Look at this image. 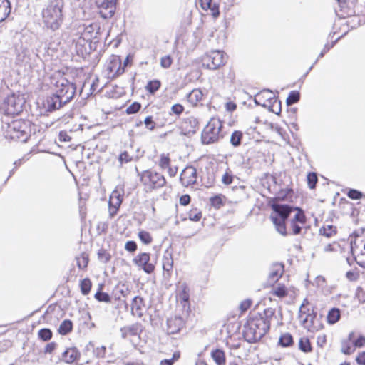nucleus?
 Wrapping results in <instances>:
<instances>
[{
  "mask_svg": "<svg viewBox=\"0 0 365 365\" xmlns=\"http://www.w3.org/2000/svg\"><path fill=\"white\" fill-rule=\"evenodd\" d=\"M185 110L184 106L180 103H175L171 107V112L177 115H181Z\"/></svg>",
  "mask_w": 365,
  "mask_h": 365,
  "instance_id": "obj_60",
  "label": "nucleus"
},
{
  "mask_svg": "<svg viewBox=\"0 0 365 365\" xmlns=\"http://www.w3.org/2000/svg\"><path fill=\"white\" fill-rule=\"evenodd\" d=\"M227 55L220 50H212L202 57V66L210 70H216L224 66L227 61Z\"/></svg>",
  "mask_w": 365,
  "mask_h": 365,
  "instance_id": "obj_14",
  "label": "nucleus"
},
{
  "mask_svg": "<svg viewBox=\"0 0 365 365\" xmlns=\"http://www.w3.org/2000/svg\"><path fill=\"white\" fill-rule=\"evenodd\" d=\"M171 158L169 153H161L158 160V165L160 169L166 170L170 177H175L178 171L177 166L171 165Z\"/></svg>",
  "mask_w": 365,
  "mask_h": 365,
  "instance_id": "obj_20",
  "label": "nucleus"
},
{
  "mask_svg": "<svg viewBox=\"0 0 365 365\" xmlns=\"http://www.w3.org/2000/svg\"><path fill=\"white\" fill-rule=\"evenodd\" d=\"M222 164L220 163L210 162L205 167L207 181V183L209 185H212L215 181V173L218 170L220 167L222 168Z\"/></svg>",
  "mask_w": 365,
  "mask_h": 365,
  "instance_id": "obj_32",
  "label": "nucleus"
},
{
  "mask_svg": "<svg viewBox=\"0 0 365 365\" xmlns=\"http://www.w3.org/2000/svg\"><path fill=\"white\" fill-rule=\"evenodd\" d=\"M336 227L331 225H324L319 230V233L322 235L325 236L327 237H331L332 236H334L336 234Z\"/></svg>",
  "mask_w": 365,
  "mask_h": 365,
  "instance_id": "obj_49",
  "label": "nucleus"
},
{
  "mask_svg": "<svg viewBox=\"0 0 365 365\" xmlns=\"http://www.w3.org/2000/svg\"><path fill=\"white\" fill-rule=\"evenodd\" d=\"M81 353L75 347L68 348L62 354V359L66 364H72L80 359Z\"/></svg>",
  "mask_w": 365,
  "mask_h": 365,
  "instance_id": "obj_31",
  "label": "nucleus"
},
{
  "mask_svg": "<svg viewBox=\"0 0 365 365\" xmlns=\"http://www.w3.org/2000/svg\"><path fill=\"white\" fill-rule=\"evenodd\" d=\"M50 83L55 92L50 100H48V103L52 108H60L74 97L76 87L75 83L69 80L68 73L61 71H55L51 76Z\"/></svg>",
  "mask_w": 365,
  "mask_h": 365,
  "instance_id": "obj_2",
  "label": "nucleus"
},
{
  "mask_svg": "<svg viewBox=\"0 0 365 365\" xmlns=\"http://www.w3.org/2000/svg\"><path fill=\"white\" fill-rule=\"evenodd\" d=\"M139 180L146 192H152L163 187L167 180L165 176L152 169L143 170L138 174Z\"/></svg>",
  "mask_w": 365,
  "mask_h": 365,
  "instance_id": "obj_9",
  "label": "nucleus"
},
{
  "mask_svg": "<svg viewBox=\"0 0 365 365\" xmlns=\"http://www.w3.org/2000/svg\"><path fill=\"white\" fill-rule=\"evenodd\" d=\"M100 30V24L98 22H93L88 25L80 24L77 26L73 42L78 55L85 56L90 53L91 43L93 41H98Z\"/></svg>",
  "mask_w": 365,
  "mask_h": 365,
  "instance_id": "obj_3",
  "label": "nucleus"
},
{
  "mask_svg": "<svg viewBox=\"0 0 365 365\" xmlns=\"http://www.w3.org/2000/svg\"><path fill=\"white\" fill-rule=\"evenodd\" d=\"M284 273V264L277 262L272 264L267 279V284L279 282Z\"/></svg>",
  "mask_w": 365,
  "mask_h": 365,
  "instance_id": "obj_24",
  "label": "nucleus"
},
{
  "mask_svg": "<svg viewBox=\"0 0 365 365\" xmlns=\"http://www.w3.org/2000/svg\"><path fill=\"white\" fill-rule=\"evenodd\" d=\"M271 208L270 220L274 225L277 230L282 235H287L286 221L293 210L289 205H282L276 201H269Z\"/></svg>",
  "mask_w": 365,
  "mask_h": 365,
  "instance_id": "obj_7",
  "label": "nucleus"
},
{
  "mask_svg": "<svg viewBox=\"0 0 365 365\" xmlns=\"http://www.w3.org/2000/svg\"><path fill=\"white\" fill-rule=\"evenodd\" d=\"M22 110V99L15 93L7 96L0 105V113L5 116L14 117L19 115Z\"/></svg>",
  "mask_w": 365,
  "mask_h": 365,
  "instance_id": "obj_13",
  "label": "nucleus"
},
{
  "mask_svg": "<svg viewBox=\"0 0 365 365\" xmlns=\"http://www.w3.org/2000/svg\"><path fill=\"white\" fill-rule=\"evenodd\" d=\"M279 344L283 347H289L293 345L294 339L290 333L282 334L279 339Z\"/></svg>",
  "mask_w": 365,
  "mask_h": 365,
  "instance_id": "obj_45",
  "label": "nucleus"
},
{
  "mask_svg": "<svg viewBox=\"0 0 365 365\" xmlns=\"http://www.w3.org/2000/svg\"><path fill=\"white\" fill-rule=\"evenodd\" d=\"M266 287L270 288L269 294L274 299L282 300L295 293L294 287L279 282L267 284Z\"/></svg>",
  "mask_w": 365,
  "mask_h": 365,
  "instance_id": "obj_15",
  "label": "nucleus"
},
{
  "mask_svg": "<svg viewBox=\"0 0 365 365\" xmlns=\"http://www.w3.org/2000/svg\"><path fill=\"white\" fill-rule=\"evenodd\" d=\"M163 271L168 277H170L174 266L173 256L171 252L165 251L162 258Z\"/></svg>",
  "mask_w": 365,
  "mask_h": 365,
  "instance_id": "obj_29",
  "label": "nucleus"
},
{
  "mask_svg": "<svg viewBox=\"0 0 365 365\" xmlns=\"http://www.w3.org/2000/svg\"><path fill=\"white\" fill-rule=\"evenodd\" d=\"M355 361L358 365H365V351L358 352Z\"/></svg>",
  "mask_w": 365,
  "mask_h": 365,
  "instance_id": "obj_64",
  "label": "nucleus"
},
{
  "mask_svg": "<svg viewBox=\"0 0 365 365\" xmlns=\"http://www.w3.org/2000/svg\"><path fill=\"white\" fill-rule=\"evenodd\" d=\"M106 71L108 77L115 78L125 72V66L122 64L120 56L111 55L107 61Z\"/></svg>",
  "mask_w": 365,
  "mask_h": 365,
  "instance_id": "obj_16",
  "label": "nucleus"
},
{
  "mask_svg": "<svg viewBox=\"0 0 365 365\" xmlns=\"http://www.w3.org/2000/svg\"><path fill=\"white\" fill-rule=\"evenodd\" d=\"M226 168L225 169V173L222 176V182L225 185H231L235 179V175L230 168L227 165V163H225Z\"/></svg>",
  "mask_w": 365,
  "mask_h": 365,
  "instance_id": "obj_41",
  "label": "nucleus"
},
{
  "mask_svg": "<svg viewBox=\"0 0 365 365\" xmlns=\"http://www.w3.org/2000/svg\"><path fill=\"white\" fill-rule=\"evenodd\" d=\"M300 98V93L297 91H292L287 98L286 102L287 105H292L297 103Z\"/></svg>",
  "mask_w": 365,
  "mask_h": 365,
  "instance_id": "obj_54",
  "label": "nucleus"
},
{
  "mask_svg": "<svg viewBox=\"0 0 365 365\" xmlns=\"http://www.w3.org/2000/svg\"><path fill=\"white\" fill-rule=\"evenodd\" d=\"M138 236L140 241L145 245H149L153 242V237L150 233L145 230H140Z\"/></svg>",
  "mask_w": 365,
  "mask_h": 365,
  "instance_id": "obj_53",
  "label": "nucleus"
},
{
  "mask_svg": "<svg viewBox=\"0 0 365 365\" xmlns=\"http://www.w3.org/2000/svg\"><path fill=\"white\" fill-rule=\"evenodd\" d=\"M123 200V195L118 190H114L109 197L108 212L110 217L115 216Z\"/></svg>",
  "mask_w": 365,
  "mask_h": 365,
  "instance_id": "obj_21",
  "label": "nucleus"
},
{
  "mask_svg": "<svg viewBox=\"0 0 365 365\" xmlns=\"http://www.w3.org/2000/svg\"><path fill=\"white\" fill-rule=\"evenodd\" d=\"M73 330V323L70 319L63 320L58 329L61 335H66Z\"/></svg>",
  "mask_w": 365,
  "mask_h": 365,
  "instance_id": "obj_44",
  "label": "nucleus"
},
{
  "mask_svg": "<svg viewBox=\"0 0 365 365\" xmlns=\"http://www.w3.org/2000/svg\"><path fill=\"white\" fill-rule=\"evenodd\" d=\"M308 186L310 189H314L318 182V178L316 173H309L307 176Z\"/></svg>",
  "mask_w": 365,
  "mask_h": 365,
  "instance_id": "obj_56",
  "label": "nucleus"
},
{
  "mask_svg": "<svg viewBox=\"0 0 365 365\" xmlns=\"http://www.w3.org/2000/svg\"><path fill=\"white\" fill-rule=\"evenodd\" d=\"M225 135L224 121L219 118L212 117L202 130L201 140L205 145L212 144L224 138Z\"/></svg>",
  "mask_w": 365,
  "mask_h": 365,
  "instance_id": "obj_8",
  "label": "nucleus"
},
{
  "mask_svg": "<svg viewBox=\"0 0 365 365\" xmlns=\"http://www.w3.org/2000/svg\"><path fill=\"white\" fill-rule=\"evenodd\" d=\"M33 124L25 119H16L8 123L4 128L6 139L25 143L31 136Z\"/></svg>",
  "mask_w": 365,
  "mask_h": 365,
  "instance_id": "obj_6",
  "label": "nucleus"
},
{
  "mask_svg": "<svg viewBox=\"0 0 365 365\" xmlns=\"http://www.w3.org/2000/svg\"><path fill=\"white\" fill-rule=\"evenodd\" d=\"M294 192L292 188H284L281 189L277 194V195L272 198L269 201H274L280 203L281 201H287L292 202L293 201Z\"/></svg>",
  "mask_w": 365,
  "mask_h": 365,
  "instance_id": "obj_28",
  "label": "nucleus"
},
{
  "mask_svg": "<svg viewBox=\"0 0 365 365\" xmlns=\"http://www.w3.org/2000/svg\"><path fill=\"white\" fill-rule=\"evenodd\" d=\"M298 346L299 349L305 354L311 353L313 351L312 341L307 336H304L299 338L298 341Z\"/></svg>",
  "mask_w": 365,
  "mask_h": 365,
  "instance_id": "obj_36",
  "label": "nucleus"
},
{
  "mask_svg": "<svg viewBox=\"0 0 365 365\" xmlns=\"http://www.w3.org/2000/svg\"><path fill=\"white\" fill-rule=\"evenodd\" d=\"M255 101L277 115L281 113V102L269 90H262L257 93L255 97Z\"/></svg>",
  "mask_w": 365,
  "mask_h": 365,
  "instance_id": "obj_11",
  "label": "nucleus"
},
{
  "mask_svg": "<svg viewBox=\"0 0 365 365\" xmlns=\"http://www.w3.org/2000/svg\"><path fill=\"white\" fill-rule=\"evenodd\" d=\"M190 220L193 222H199L202 217V212L196 207H192L187 212Z\"/></svg>",
  "mask_w": 365,
  "mask_h": 365,
  "instance_id": "obj_48",
  "label": "nucleus"
},
{
  "mask_svg": "<svg viewBox=\"0 0 365 365\" xmlns=\"http://www.w3.org/2000/svg\"><path fill=\"white\" fill-rule=\"evenodd\" d=\"M341 312L337 307L331 308L327 314L326 320L328 324L333 325L337 323L341 319Z\"/></svg>",
  "mask_w": 365,
  "mask_h": 365,
  "instance_id": "obj_35",
  "label": "nucleus"
},
{
  "mask_svg": "<svg viewBox=\"0 0 365 365\" xmlns=\"http://www.w3.org/2000/svg\"><path fill=\"white\" fill-rule=\"evenodd\" d=\"M144 123L145 125L146 128L150 130H154L156 125L155 123L153 120L152 116L146 117L144 120Z\"/></svg>",
  "mask_w": 365,
  "mask_h": 365,
  "instance_id": "obj_63",
  "label": "nucleus"
},
{
  "mask_svg": "<svg viewBox=\"0 0 365 365\" xmlns=\"http://www.w3.org/2000/svg\"><path fill=\"white\" fill-rule=\"evenodd\" d=\"M64 0H51L42 10V21L46 29L55 31L61 28L64 19Z\"/></svg>",
  "mask_w": 365,
  "mask_h": 365,
  "instance_id": "obj_4",
  "label": "nucleus"
},
{
  "mask_svg": "<svg viewBox=\"0 0 365 365\" xmlns=\"http://www.w3.org/2000/svg\"><path fill=\"white\" fill-rule=\"evenodd\" d=\"M185 322L180 317H172L167 321V332L168 334H175L178 333L184 327Z\"/></svg>",
  "mask_w": 365,
  "mask_h": 365,
  "instance_id": "obj_23",
  "label": "nucleus"
},
{
  "mask_svg": "<svg viewBox=\"0 0 365 365\" xmlns=\"http://www.w3.org/2000/svg\"><path fill=\"white\" fill-rule=\"evenodd\" d=\"M76 261L80 270L86 271L90 261L89 255L85 252H82L80 255L76 257Z\"/></svg>",
  "mask_w": 365,
  "mask_h": 365,
  "instance_id": "obj_38",
  "label": "nucleus"
},
{
  "mask_svg": "<svg viewBox=\"0 0 365 365\" xmlns=\"http://www.w3.org/2000/svg\"><path fill=\"white\" fill-rule=\"evenodd\" d=\"M351 250L356 262L365 268V229H358L350 235Z\"/></svg>",
  "mask_w": 365,
  "mask_h": 365,
  "instance_id": "obj_10",
  "label": "nucleus"
},
{
  "mask_svg": "<svg viewBox=\"0 0 365 365\" xmlns=\"http://www.w3.org/2000/svg\"><path fill=\"white\" fill-rule=\"evenodd\" d=\"M141 331L142 325L140 323H135L120 329L121 336L123 339H130L133 336H139Z\"/></svg>",
  "mask_w": 365,
  "mask_h": 365,
  "instance_id": "obj_26",
  "label": "nucleus"
},
{
  "mask_svg": "<svg viewBox=\"0 0 365 365\" xmlns=\"http://www.w3.org/2000/svg\"><path fill=\"white\" fill-rule=\"evenodd\" d=\"M316 343L317 345L321 349L324 348L327 344V335L324 334L318 335L317 337Z\"/></svg>",
  "mask_w": 365,
  "mask_h": 365,
  "instance_id": "obj_62",
  "label": "nucleus"
},
{
  "mask_svg": "<svg viewBox=\"0 0 365 365\" xmlns=\"http://www.w3.org/2000/svg\"><path fill=\"white\" fill-rule=\"evenodd\" d=\"M200 7L205 11H210V14L217 18L220 14L219 6L212 0H197Z\"/></svg>",
  "mask_w": 365,
  "mask_h": 365,
  "instance_id": "obj_33",
  "label": "nucleus"
},
{
  "mask_svg": "<svg viewBox=\"0 0 365 365\" xmlns=\"http://www.w3.org/2000/svg\"><path fill=\"white\" fill-rule=\"evenodd\" d=\"M11 4L9 0H0V22L6 19L11 13Z\"/></svg>",
  "mask_w": 365,
  "mask_h": 365,
  "instance_id": "obj_37",
  "label": "nucleus"
},
{
  "mask_svg": "<svg viewBox=\"0 0 365 365\" xmlns=\"http://www.w3.org/2000/svg\"><path fill=\"white\" fill-rule=\"evenodd\" d=\"M346 278L351 282H355L359 279L360 274L358 270H351L346 273Z\"/></svg>",
  "mask_w": 365,
  "mask_h": 365,
  "instance_id": "obj_59",
  "label": "nucleus"
},
{
  "mask_svg": "<svg viewBox=\"0 0 365 365\" xmlns=\"http://www.w3.org/2000/svg\"><path fill=\"white\" fill-rule=\"evenodd\" d=\"M103 287V284L99 285L98 290L95 294L94 297L100 302L110 303L111 302V297L108 293L102 292Z\"/></svg>",
  "mask_w": 365,
  "mask_h": 365,
  "instance_id": "obj_43",
  "label": "nucleus"
},
{
  "mask_svg": "<svg viewBox=\"0 0 365 365\" xmlns=\"http://www.w3.org/2000/svg\"><path fill=\"white\" fill-rule=\"evenodd\" d=\"M162 82L159 79L149 80L145 86V91L149 96H155L156 93L160 89Z\"/></svg>",
  "mask_w": 365,
  "mask_h": 365,
  "instance_id": "obj_34",
  "label": "nucleus"
},
{
  "mask_svg": "<svg viewBox=\"0 0 365 365\" xmlns=\"http://www.w3.org/2000/svg\"><path fill=\"white\" fill-rule=\"evenodd\" d=\"M365 346V336L357 334L354 331H350L347 336L340 342V351L345 355L354 354L356 349Z\"/></svg>",
  "mask_w": 365,
  "mask_h": 365,
  "instance_id": "obj_12",
  "label": "nucleus"
},
{
  "mask_svg": "<svg viewBox=\"0 0 365 365\" xmlns=\"http://www.w3.org/2000/svg\"><path fill=\"white\" fill-rule=\"evenodd\" d=\"M298 319L301 325L309 332H317L324 329V324L314 307L310 304L308 299H304L299 307Z\"/></svg>",
  "mask_w": 365,
  "mask_h": 365,
  "instance_id": "obj_5",
  "label": "nucleus"
},
{
  "mask_svg": "<svg viewBox=\"0 0 365 365\" xmlns=\"http://www.w3.org/2000/svg\"><path fill=\"white\" fill-rule=\"evenodd\" d=\"M275 314L276 309L273 307H267L261 312L255 309L250 311L243 333L246 341L255 343L261 340L269 332Z\"/></svg>",
  "mask_w": 365,
  "mask_h": 365,
  "instance_id": "obj_1",
  "label": "nucleus"
},
{
  "mask_svg": "<svg viewBox=\"0 0 365 365\" xmlns=\"http://www.w3.org/2000/svg\"><path fill=\"white\" fill-rule=\"evenodd\" d=\"M38 337L39 339H41L43 341H48L51 340V338L53 337L52 331L48 328L41 329L38 331Z\"/></svg>",
  "mask_w": 365,
  "mask_h": 365,
  "instance_id": "obj_50",
  "label": "nucleus"
},
{
  "mask_svg": "<svg viewBox=\"0 0 365 365\" xmlns=\"http://www.w3.org/2000/svg\"><path fill=\"white\" fill-rule=\"evenodd\" d=\"M133 263L145 273L151 274L155 269V264L150 262V254L140 252L133 258Z\"/></svg>",
  "mask_w": 365,
  "mask_h": 365,
  "instance_id": "obj_17",
  "label": "nucleus"
},
{
  "mask_svg": "<svg viewBox=\"0 0 365 365\" xmlns=\"http://www.w3.org/2000/svg\"><path fill=\"white\" fill-rule=\"evenodd\" d=\"M204 96L205 95L201 89L195 88L187 96V100L192 106L195 107L202 105Z\"/></svg>",
  "mask_w": 365,
  "mask_h": 365,
  "instance_id": "obj_30",
  "label": "nucleus"
},
{
  "mask_svg": "<svg viewBox=\"0 0 365 365\" xmlns=\"http://www.w3.org/2000/svg\"><path fill=\"white\" fill-rule=\"evenodd\" d=\"M141 107H142L141 104L139 102L135 101L132 104H130L129 106L127 107V108L125 110V113L128 115L135 114L138 112H139Z\"/></svg>",
  "mask_w": 365,
  "mask_h": 365,
  "instance_id": "obj_57",
  "label": "nucleus"
},
{
  "mask_svg": "<svg viewBox=\"0 0 365 365\" xmlns=\"http://www.w3.org/2000/svg\"><path fill=\"white\" fill-rule=\"evenodd\" d=\"M99 13L103 19L111 18L115 11L116 0H96Z\"/></svg>",
  "mask_w": 365,
  "mask_h": 365,
  "instance_id": "obj_18",
  "label": "nucleus"
},
{
  "mask_svg": "<svg viewBox=\"0 0 365 365\" xmlns=\"http://www.w3.org/2000/svg\"><path fill=\"white\" fill-rule=\"evenodd\" d=\"M197 179V170L193 166H187L180 173V180L185 187L193 185L196 183Z\"/></svg>",
  "mask_w": 365,
  "mask_h": 365,
  "instance_id": "obj_19",
  "label": "nucleus"
},
{
  "mask_svg": "<svg viewBox=\"0 0 365 365\" xmlns=\"http://www.w3.org/2000/svg\"><path fill=\"white\" fill-rule=\"evenodd\" d=\"M145 311V302L140 296L135 297L131 302V313L133 316L142 317Z\"/></svg>",
  "mask_w": 365,
  "mask_h": 365,
  "instance_id": "obj_25",
  "label": "nucleus"
},
{
  "mask_svg": "<svg viewBox=\"0 0 365 365\" xmlns=\"http://www.w3.org/2000/svg\"><path fill=\"white\" fill-rule=\"evenodd\" d=\"M347 196L352 200H360L363 197V193L354 189H351L347 193Z\"/></svg>",
  "mask_w": 365,
  "mask_h": 365,
  "instance_id": "obj_58",
  "label": "nucleus"
},
{
  "mask_svg": "<svg viewBox=\"0 0 365 365\" xmlns=\"http://www.w3.org/2000/svg\"><path fill=\"white\" fill-rule=\"evenodd\" d=\"M224 198L225 197L221 194L211 197L210 198V205L216 210L220 209L225 205Z\"/></svg>",
  "mask_w": 365,
  "mask_h": 365,
  "instance_id": "obj_47",
  "label": "nucleus"
},
{
  "mask_svg": "<svg viewBox=\"0 0 365 365\" xmlns=\"http://www.w3.org/2000/svg\"><path fill=\"white\" fill-rule=\"evenodd\" d=\"M211 356L217 365H225L226 356L223 350L220 349H213L211 351Z\"/></svg>",
  "mask_w": 365,
  "mask_h": 365,
  "instance_id": "obj_39",
  "label": "nucleus"
},
{
  "mask_svg": "<svg viewBox=\"0 0 365 365\" xmlns=\"http://www.w3.org/2000/svg\"><path fill=\"white\" fill-rule=\"evenodd\" d=\"M173 63V58L170 55L162 56L160 59V65L163 68L168 69L170 68Z\"/></svg>",
  "mask_w": 365,
  "mask_h": 365,
  "instance_id": "obj_55",
  "label": "nucleus"
},
{
  "mask_svg": "<svg viewBox=\"0 0 365 365\" xmlns=\"http://www.w3.org/2000/svg\"><path fill=\"white\" fill-rule=\"evenodd\" d=\"M243 138V133L240 130H235L230 137V143L235 146L237 147L241 144V140Z\"/></svg>",
  "mask_w": 365,
  "mask_h": 365,
  "instance_id": "obj_51",
  "label": "nucleus"
},
{
  "mask_svg": "<svg viewBox=\"0 0 365 365\" xmlns=\"http://www.w3.org/2000/svg\"><path fill=\"white\" fill-rule=\"evenodd\" d=\"M133 158L127 151H124L120 153L119 156V161L121 163H127L132 161Z\"/></svg>",
  "mask_w": 365,
  "mask_h": 365,
  "instance_id": "obj_61",
  "label": "nucleus"
},
{
  "mask_svg": "<svg viewBox=\"0 0 365 365\" xmlns=\"http://www.w3.org/2000/svg\"><path fill=\"white\" fill-rule=\"evenodd\" d=\"M198 129V123L195 119L187 118L180 124V130L185 135H192Z\"/></svg>",
  "mask_w": 365,
  "mask_h": 365,
  "instance_id": "obj_27",
  "label": "nucleus"
},
{
  "mask_svg": "<svg viewBox=\"0 0 365 365\" xmlns=\"http://www.w3.org/2000/svg\"><path fill=\"white\" fill-rule=\"evenodd\" d=\"M293 210L296 211V214L294 217L292 218V221L299 222L301 225H304L307 222V217L304 214V212L302 208L296 207H293Z\"/></svg>",
  "mask_w": 365,
  "mask_h": 365,
  "instance_id": "obj_46",
  "label": "nucleus"
},
{
  "mask_svg": "<svg viewBox=\"0 0 365 365\" xmlns=\"http://www.w3.org/2000/svg\"><path fill=\"white\" fill-rule=\"evenodd\" d=\"M253 304V300L252 299H245L242 300L238 306L239 314L238 318L244 316L245 313L252 307Z\"/></svg>",
  "mask_w": 365,
  "mask_h": 365,
  "instance_id": "obj_40",
  "label": "nucleus"
},
{
  "mask_svg": "<svg viewBox=\"0 0 365 365\" xmlns=\"http://www.w3.org/2000/svg\"><path fill=\"white\" fill-rule=\"evenodd\" d=\"M180 304L182 305L185 311V314L189 317L191 312L190 303V289L186 284L181 286V289L178 294Z\"/></svg>",
  "mask_w": 365,
  "mask_h": 365,
  "instance_id": "obj_22",
  "label": "nucleus"
},
{
  "mask_svg": "<svg viewBox=\"0 0 365 365\" xmlns=\"http://www.w3.org/2000/svg\"><path fill=\"white\" fill-rule=\"evenodd\" d=\"M92 282L88 277L81 279L79 282L81 292L83 295H88L92 288Z\"/></svg>",
  "mask_w": 365,
  "mask_h": 365,
  "instance_id": "obj_42",
  "label": "nucleus"
},
{
  "mask_svg": "<svg viewBox=\"0 0 365 365\" xmlns=\"http://www.w3.org/2000/svg\"><path fill=\"white\" fill-rule=\"evenodd\" d=\"M98 258L101 262L108 263L111 259V255L107 250L101 248L98 251Z\"/></svg>",
  "mask_w": 365,
  "mask_h": 365,
  "instance_id": "obj_52",
  "label": "nucleus"
}]
</instances>
